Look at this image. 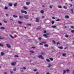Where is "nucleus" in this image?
I'll list each match as a JSON object with an SVG mask.
<instances>
[{"instance_id": "obj_30", "label": "nucleus", "mask_w": 74, "mask_h": 74, "mask_svg": "<svg viewBox=\"0 0 74 74\" xmlns=\"http://www.w3.org/2000/svg\"><path fill=\"white\" fill-rule=\"evenodd\" d=\"M64 8V9H67V7L65 6H64L63 7Z\"/></svg>"}, {"instance_id": "obj_33", "label": "nucleus", "mask_w": 74, "mask_h": 74, "mask_svg": "<svg viewBox=\"0 0 74 74\" xmlns=\"http://www.w3.org/2000/svg\"><path fill=\"white\" fill-rule=\"evenodd\" d=\"M41 54L42 55H44V53L42 52L41 53Z\"/></svg>"}, {"instance_id": "obj_34", "label": "nucleus", "mask_w": 74, "mask_h": 74, "mask_svg": "<svg viewBox=\"0 0 74 74\" xmlns=\"http://www.w3.org/2000/svg\"><path fill=\"white\" fill-rule=\"evenodd\" d=\"M65 37L67 38V37H68L69 36H68V35H65Z\"/></svg>"}, {"instance_id": "obj_50", "label": "nucleus", "mask_w": 74, "mask_h": 74, "mask_svg": "<svg viewBox=\"0 0 74 74\" xmlns=\"http://www.w3.org/2000/svg\"><path fill=\"white\" fill-rule=\"evenodd\" d=\"M51 23H52V24H53V23H54V22H53V21H52Z\"/></svg>"}, {"instance_id": "obj_15", "label": "nucleus", "mask_w": 74, "mask_h": 74, "mask_svg": "<svg viewBox=\"0 0 74 74\" xmlns=\"http://www.w3.org/2000/svg\"><path fill=\"white\" fill-rule=\"evenodd\" d=\"M9 6H10V7H11V6H12V4H11V3H9Z\"/></svg>"}, {"instance_id": "obj_17", "label": "nucleus", "mask_w": 74, "mask_h": 74, "mask_svg": "<svg viewBox=\"0 0 74 74\" xmlns=\"http://www.w3.org/2000/svg\"><path fill=\"white\" fill-rule=\"evenodd\" d=\"M65 18H69V16H65Z\"/></svg>"}, {"instance_id": "obj_29", "label": "nucleus", "mask_w": 74, "mask_h": 74, "mask_svg": "<svg viewBox=\"0 0 74 74\" xmlns=\"http://www.w3.org/2000/svg\"><path fill=\"white\" fill-rule=\"evenodd\" d=\"M13 70L14 71H16V68H15Z\"/></svg>"}, {"instance_id": "obj_60", "label": "nucleus", "mask_w": 74, "mask_h": 74, "mask_svg": "<svg viewBox=\"0 0 74 74\" xmlns=\"http://www.w3.org/2000/svg\"><path fill=\"white\" fill-rule=\"evenodd\" d=\"M1 66H0V69H1Z\"/></svg>"}, {"instance_id": "obj_14", "label": "nucleus", "mask_w": 74, "mask_h": 74, "mask_svg": "<svg viewBox=\"0 0 74 74\" xmlns=\"http://www.w3.org/2000/svg\"><path fill=\"white\" fill-rule=\"evenodd\" d=\"M44 46L45 47H48V45L47 44H45L44 45Z\"/></svg>"}, {"instance_id": "obj_54", "label": "nucleus", "mask_w": 74, "mask_h": 74, "mask_svg": "<svg viewBox=\"0 0 74 74\" xmlns=\"http://www.w3.org/2000/svg\"><path fill=\"white\" fill-rule=\"evenodd\" d=\"M34 71H37V70H36V69H34Z\"/></svg>"}, {"instance_id": "obj_55", "label": "nucleus", "mask_w": 74, "mask_h": 74, "mask_svg": "<svg viewBox=\"0 0 74 74\" xmlns=\"http://www.w3.org/2000/svg\"><path fill=\"white\" fill-rule=\"evenodd\" d=\"M6 16H8V14H6Z\"/></svg>"}, {"instance_id": "obj_41", "label": "nucleus", "mask_w": 74, "mask_h": 74, "mask_svg": "<svg viewBox=\"0 0 74 74\" xmlns=\"http://www.w3.org/2000/svg\"><path fill=\"white\" fill-rule=\"evenodd\" d=\"M53 42L54 44H55V41L54 40H53Z\"/></svg>"}, {"instance_id": "obj_53", "label": "nucleus", "mask_w": 74, "mask_h": 74, "mask_svg": "<svg viewBox=\"0 0 74 74\" xmlns=\"http://www.w3.org/2000/svg\"><path fill=\"white\" fill-rule=\"evenodd\" d=\"M46 31H44V33H46Z\"/></svg>"}, {"instance_id": "obj_1", "label": "nucleus", "mask_w": 74, "mask_h": 74, "mask_svg": "<svg viewBox=\"0 0 74 74\" xmlns=\"http://www.w3.org/2000/svg\"><path fill=\"white\" fill-rule=\"evenodd\" d=\"M43 36L46 38H47V37H49V33H47L46 34H44Z\"/></svg>"}, {"instance_id": "obj_3", "label": "nucleus", "mask_w": 74, "mask_h": 74, "mask_svg": "<svg viewBox=\"0 0 74 74\" xmlns=\"http://www.w3.org/2000/svg\"><path fill=\"white\" fill-rule=\"evenodd\" d=\"M38 58H41L42 59H44V58L42 57V55L39 56H38Z\"/></svg>"}, {"instance_id": "obj_12", "label": "nucleus", "mask_w": 74, "mask_h": 74, "mask_svg": "<svg viewBox=\"0 0 74 74\" xmlns=\"http://www.w3.org/2000/svg\"><path fill=\"white\" fill-rule=\"evenodd\" d=\"M13 16L14 17V18H17L18 16L15 15H13Z\"/></svg>"}, {"instance_id": "obj_43", "label": "nucleus", "mask_w": 74, "mask_h": 74, "mask_svg": "<svg viewBox=\"0 0 74 74\" xmlns=\"http://www.w3.org/2000/svg\"><path fill=\"white\" fill-rule=\"evenodd\" d=\"M22 69H24V70H26V68L25 67H23V68H22Z\"/></svg>"}, {"instance_id": "obj_63", "label": "nucleus", "mask_w": 74, "mask_h": 74, "mask_svg": "<svg viewBox=\"0 0 74 74\" xmlns=\"http://www.w3.org/2000/svg\"><path fill=\"white\" fill-rule=\"evenodd\" d=\"M32 48H34V47H33Z\"/></svg>"}, {"instance_id": "obj_62", "label": "nucleus", "mask_w": 74, "mask_h": 74, "mask_svg": "<svg viewBox=\"0 0 74 74\" xmlns=\"http://www.w3.org/2000/svg\"><path fill=\"white\" fill-rule=\"evenodd\" d=\"M73 74H74V71H73Z\"/></svg>"}, {"instance_id": "obj_36", "label": "nucleus", "mask_w": 74, "mask_h": 74, "mask_svg": "<svg viewBox=\"0 0 74 74\" xmlns=\"http://www.w3.org/2000/svg\"><path fill=\"white\" fill-rule=\"evenodd\" d=\"M58 48H60V49H63V47H59Z\"/></svg>"}, {"instance_id": "obj_47", "label": "nucleus", "mask_w": 74, "mask_h": 74, "mask_svg": "<svg viewBox=\"0 0 74 74\" xmlns=\"http://www.w3.org/2000/svg\"><path fill=\"white\" fill-rule=\"evenodd\" d=\"M52 19H55V18L54 17H52Z\"/></svg>"}, {"instance_id": "obj_45", "label": "nucleus", "mask_w": 74, "mask_h": 74, "mask_svg": "<svg viewBox=\"0 0 74 74\" xmlns=\"http://www.w3.org/2000/svg\"><path fill=\"white\" fill-rule=\"evenodd\" d=\"M14 57H18V56L17 55H15V56H14Z\"/></svg>"}, {"instance_id": "obj_26", "label": "nucleus", "mask_w": 74, "mask_h": 74, "mask_svg": "<svg viewBox=\"0 0 74 74\" xmlns=\"http://www.w3.org/2000/svg\"><path fill=\"white\" fill-rule=\"evenodd\" d=\"M18 23L19 24H21V23H22V22L21 21H18Z\"/></svg>"}, {"instance_id": "obj_10", "label": "nucleus", "mask_w": 74, "mask_h": 74, "mask_svg": "<svg viewBox=\"0 0 74 74\" xmlns=\"http://www.w3.org/2000/svg\"><path fill=\"white\" fill-rule=\"evenodd\" d=\"M24 18H25V19H28V18H29V17H28V16H25Z\"/></svg>"}, {"instance_id": "obj_64", "label": "nucleus", "mask_w": 74, "mask_h": 74, "mask_svg": "<svg viewBox=\"0 0 74 74\" xmlns=\"http://www.w3.org/2000/svg\"><path fill=\"white\" fill-rule=\"evenodd\" d=\"M73 57H74V55H73Z\"/></svg>"}, {"instance_id": "obj_22", "label": "nucleus", "mask_w": 74, "mask_h": 74, "mask_svg": "<svg viewBox=\"0 0 74 74\" xmlns=\"http://www.w3.org/2000/svg\"><path fill=\"white\" fill-rule=\"evenodd\" d=\"M60 45V43H59V42H58L57 44L56 45Z\"/></svg>"}, {"instance_id": "obj_24", "label": "nucleus", "mask_w": 74, "mask_h": 74, "mask_svg": "<svg viewBox=\"0 0 74 74\" xmlns=\"http://www.w3.org/2000/svg\"><path fill=\"white\" fill-rule=\"evenodd\" d=\"M30 52H31V53H34V51H31Z\"/></svg>"}, {"instance_id": "obj_49", "label": "nucleus", "mask_w": 74, "mask_h": 74, "mask_svg": "<svg viewBox=\"0 0 74 74\" xmlns=\"http://www.w3.org/2000/svg\"><path fill=\"white\" fill-rule=\"evenodd\" d=\"M3 21H4V23H7V21H5L3 20Z\"/></svg>"}, {"instance_id": "obj_19", "label": "nucleus", "mask_w": 74, "mask_h": 74, "mask_svg": "<svg viewBox=\"0 0 74 74\" xmlns=\"http://www.w3.org/2000/svg\"><path fill=\"white\" fill-rule=\"evenodd\" d=\"M0 29H3V30L4 29V27H0Z\"/></svg>"}, {"instance_id": "obj_56", "label": "nucleus", "mask_w": 74, "mask_h": 74, "mask_svg": "<svg viewBox=\"0 0 74 74\" xmlns=\"http://www.w3.org/2000/svg\"><path fill=\"white\" fill-rule=\"evenodd\" d=\"M38 39H39V40H41V38H38Z\"/></svg>"}, {"instance_id": "obj_23", "label": "nucleus", "mask_w": 74, "mask_h": 74, "mask_svg": "<svg viewBox=\"0 0 74 74\" xmlns=\"http://www.w3.org/2000/svg\"><path fill=\"white\" fill-rule=\"evenodd\" d=\"M19 18L20 19H21L22 18H23V16H19Z\"/></svg>"}, {"instance_id": "obj_59", "label": "nucleus", "mask_w": 74, "mask_h": 74, "mask_svg": "<svg viewBox=\"0 0 74 74\" xmlns=\"http://www.w3.org/2000/svg\"><path fill=\"white\" fill-rule=\"evenodd\" d=\"M42 7H44V5H42Z\"/></svg>"}, {"instance_id": "obj_6", "label": "nucleus", "mask_w": 74, "mask_h": 74, "mask_svg": "<svg viewBox=\"0 0 74 74\" xmlns=\"http://www.w3.org/2000/svg\"><path fill=\"white\" fill-rule=\"evenodd\" d=\"M6 45L8 48H11V46L10 45H8V44H7Z\"/></svg>"}, {"instance_id": "obj_7", "label": "nucleus", "mask_w": 74, "mask_h": 74, "mask_svg": "<svg viewBox=\"0 0 74 74\" xmlns=\"http://www.w3.org/2000/svg\"><path fill=\"white\" fill-rule=\"evenodd\" d=\"M42 43H40L39 44V45H42V44H46V43H47L46 42H42Z\"/></svg>"}, {"instance_id": "obj_46", "label": "nucleus", "mask_w": 74, "mask_h": 74, "mask_svg": "<svg viewBox=\"0 0 74 74\" xmlns=\"http://www.w3.org/2000/svg\"><path fill=\"white\" fill-rule=\"evenodd\" d=\"M27 25L28 26H31V24H27Z\"/></svg>"}, {"instance_id": "obj_37", "label": "nucleus", "mask_w": 74, "mask_h": 74, "mask_svg": "<svg viewBox=\"0 0 74 74\" xmlns=\"http://www.w3.org/2000/svg\"><path fill=\"white\" fill-rule=\"evenodd\" d=\"M3 45L0 44V47H3Z\"/></svg>"}, {"instance_id": "obj_48", "label": "nucleus", "mask_w": 74, "mask_h": 74, "mask_svg": "<svg viewBox=\"0 0 74 74\" xmlns=\"http://www.w3.org/2000/svg\"><path fill=\"white\" fill-rule=\"evenodd\" d=\"M4 74H7V73L6 72H5L4 73Z\"/></svg>"}, {"instance_id": "obj_39", "label": "nucleus", "mask_w": 74, "mask_h": 74, "mask_svg": "<svg viewBox=\"0 0 74 74\" xmlns=\"http://www.w3.org/2000/svg\"><path fill=\"white\" fill-rule=\"evenodd\" d=\"M49 8H50L51 9V8H52V7L51 6H49Z\"/></svg>"}, {"instance_id": "obj_20", "label": "nucleus", "mask_w": 74, "mask_h": 74, "mask_svg": "<svg viewBox=\"0 0 74 74\" xmlns=\"http://www.w3.org/2000/svg\"><path fill=\"white\" fill-rule=\"evenodd\" d=\"M61 21V19H59L56 20V21Z\"/></svg>"}, {"instance_id": "obj_44", "label": "nucleus", "mask_w": 74, "mask_h": 74, "mask_svg": "<svg viewBox=\"0 0 74 74\" xmlns=\"http://www.w3.org/2000/svg\"><path fill=\"white\" fill-rule=\"evenodd\" d=\"M10 36L12 38H14V37H12L11 35H10Z\"/></svg>"}, {"instance_id": "obj_27", "label": "nucleus", "mask_w": 74, "mask_h": 74, "mask_svg": "<svg viewBox=\"0 0 74 74\" xmlns=\"http://www.w3.org/2000/svg\"><path fill=\"white\" fill-rule=\"evenodd\" d=\"M51 27H53V28H55L56 27V26H52Z\"/></svg>"}, {"instance_id": "obj_32", "label": "nucleus", "mask_w": 74, "mask_h": 74, "mask_svg": "<svg viewBox=\"0 0 74 74\" xmlns=\"http://www.w3.org/2000/svg\"><path fill=\"white\" fill-rule=\"evenodd\" d=\"M40 12L41 13H44V11H43V10H41Z\"/></svg>"}, {"instance_id": "obj_52", "label": "nucleus", "mask_w": 74, "mask_h": 74, "mask_svg": "<svg viewBox=\"0 0 74 74\" xmlns=\"http://www.w3.org/2000/svg\"><path fill=\"white\" fill-rule=\"evenodd\" d=\"M10 73H11V74H12V73H13L12 71H10Z\"/></svg>"}, {"instance_id": "obj_8", "label": "nucleus", "mask_w": 74, "mask_h": 74, "mask_svg": "<svg viewBox=\"0 0 74 74\" xmlns=\"http://www.w3.org/2000/svg\"><path fill=\"white\" fill-rule=\"evenodd\" d=\"M36 22H39V19H38V18H37L36 19Z\"/></svg>"}, {"instance_id": "obj_5", "label": "nucleus", "mask_w": 74, "mask_h": 74, "mask_svg": "<svg viewBox=\"0 0 74 74\" xmlns=\"http://www.w3.org/2000/svg\"><path fill=\"white\" fill-rule=\"evenodd\" d=\"M16 64V62H12L11 63V65L12 66H15Z\"/></svg>"}, {"instance_id": "obj_16", "label": "nucleus", "mask_w": 74, "mask_h": 74, "mask_svg": "<svg viewBox=\"0 0 74 74\" xmlns=\"http://www.w3.org/2000/svg\"><path fill=\"white\" fill-rule=\"evenodd\" d=\"M46 60L47 62H50V60H49L48 59H47Z\"/></svg>"}, {"instance_id": "obj_11", "label": "nucleus", "mask_w": 74, "mask_h": 74, "mask_svg": "<svg viewBox=\"0 0 74 74\" xmlns=\"http://www.w3.org/2000/svg\"><path fill=\"white\" fill-rule=\"evenodd\" d=\"M26 5H29L30 4V2H26Z\"/></svg>"}, {"instance_id": "obj_21", "label": "nucleus", "mask_w": 74, "mask_h": 74, "mask_svg": "<svg viewBox=\"0 0 74 74\" xmlns=\"http://www.w3.org/2000/svg\"><path fill=\"white\" fill-rule=\"evenodd\" d=\"M58 7L59 8H62V6L60 5H58Z\"/></svg>"}, {"instance_id": "obj_28", "label": "nucleus", "mask_w": 74, "mask_h": 74, "mask_svg": "<svg viewBox=\"0 0 74 74\" xmlns=\"http://www.w3.org/2000/svg\"><path fill=\"white\" fill-rule=\"evenodd\" d=\"M51 64H49L48 67H51Z\"/></svg>"}, {"instance_id": "obj_4", "label": "nucleus", "mask_w": 74, "mask_h": 74, "mask_svg": "<svg viewBox=\"0 0 74 74\" xmlns=\"http://www.w3.org/2000/svg\"><path fill=\"white\" fill-rule=\"evenodd\" d=\"M21 12L22 13H25V14H27V12L26 11H24L23 10H21Z\"/></svg>"}, {"instance_id": "obj_9", "label": "nucleus", "mask_w": 74, "mask_h": 74, "mask_svg": "<svg viewBox=\"0 0 74 74\" xmlns=\"http://www.w3.org/2000/svg\"><path fill=\"white\" fill-rule=\"evenodd\" d=\"M23 8H24V9H25V10H27V9H28V8H27V7H26V6L24 7Z\"/></svg>"}, {"instance_id": "obj_61", "label": "nucleus", "mask_w": 74, "mask_h": 74, "mask_svg": "<svg viewBox=\"0 0 74 74\" xmlns=\"http://www.w3.org/2000/svg\"><path fill=\"white\" fill-rule=\"evenodd\" d=\"M71 7H72V5H71Z\"/></svg>"}, {"instance_id": "obj_2", "label": "nucleus", "mask_w": 74, "mask_h": 74, "mask_svg": "<svg viewBox=\"0 0 74 74\" xmlns=\"http://www.w3.org/2000/svg\"><path fill=\"white\" fill-rule=\"evenodd\" d=\"M69 71V70L68 69H67L66 70H64V71L63 74H64L66 72L68 73Z\"/></svg>"}, {"instance_id": "obj_25", "label": "nucleus", "mask_w": 74, "mask_h": 74, "mask_svg": "<svg viewBox=\"0 0 74 74\" xmlns=\"http://www.w3.org/2000/svg\"><path fill=\"white\" fill-rule=\"evenodd\" d=\"M5 10H7L8 9V8L7 6H5Z\"/></svg>"}, {"instance_id": "obj_31", "label": "nucleus", "mask_w": 74, "mask_h": 74, "mask_svg": "<svg viewBox=\"0 0 74 74\" xmlns=\"http://www.w3.org/2000/svg\"><path fill=\"white\" fill-rule=\"evenodd\" d=\"M62 56H66V54L65 53H64L62 54Z\"/></svg>"}, {"instance_id": "obj_38", "label": "nucleus", "mask_w": 74, "mask_h": 74, "mask_svg": "<svg viewBox=\"0 0 74 74\" xmlns=\"http://www.w3.org/2000/svg\"><path fill=\"white\" fill-rule=\"evenodd\" d=\"M17 4L16 3H15L14 4V7H15L16 6Z\"/></svg>"}, {"instance_id": "obj_40", "label": "nucleus", "mask_w": 74, "mask_h": 74, "mask_svg": "<svg viewBox=\"0 0 74 74\" xmlns=\"http://www.w3.org/2000/svg\"><path fill=\"white\" fill-rule=\"evenodd\" d=\"M3 38H2V37L1 36H0V39L1 40L3 39Z\"/></svg>"}, {"instance_id": "obj_58", "label": "nucleus", "mask_w": 74, "mask_h": 74, "mask_svg": "<svg viewBox=\"0 0 74 74\" xmlns=\"http://www.w3.org/2000/svg\"><path fill=\"white\" fill-rule=\"evenodd\" d=\"M44 17H45L44 16H42V17L43 18H44Z\"/></svg>"}, {"instance_id": "obj_42", "label": "nucleus", "mask_w": 74, "mask_h": 74, "mask_svg": "<svg viewBox=\"0 0 74 74\" xmlns=\"http://www.w3.org/2000/svg\"><path fill=\"white\" fill-rule=\"evenodd\" d=\"M71 28H72L73 29H74V26H72L71 27Z\"/></svg>"}, {"instance_id": "obj_57", "label": "nucleus", "mask_w": 74, "mask_h": 74, "mask_svg": "<svg viewBox=\"0 0 74 74\" xmlns=\"http://www.w3.org/2000/svg\"><path fill=\"white\" fill-rule=\"evenodd\" d=\"M2 24L1 23H0V26H1V25Z\"/></svg>"}, {"instance_id": "obj_13", "label": "nucleus", "mask_w": 74, "mask_h": 74, "mask_svg": "<svg viewBox=\"0 0 74 74\" xmlns=\"http://www.w3.org/2000/svg\"><path fill=\"white\" fill-rule=\"evenodd\" d=\"M71 11L72 12H71V14H74V12H73V9H71Z\"/></svg>"}, {"instance_id": "obj_35", "label": "nucleus", "mask_w": 74, "mask_h": 74, "mask_svg": "<svg viewBox=\"0 0 74 74\" xmlns=\"http://www.w3.org/2000/svg\"><path fill=\"white\" fill-rule=\"evenodd\" d=\"M71 33H74V30H72L71 31Z\"/></svg>"}, {"instance_id": "obj_51", "label": "nucleus", "mask_w": 74, "mask_h": 74, "mask_svg": "<svg viewBox=\"0 0 74 74\" xmlns=\"http://www.w3.org/2000/svg\"><path fill=\"white\" fill-rule=\"evenodd\" d=\"M50 59L51 60V61L53 60V59H52V58H50Z\"/></svg>"}, {"instance_id": "obj_18", "label": "nucleus", "mask_w": 74, "mask_h": 74, "mask_svg": "<svg viewBox=\"0 0 74 74\" xmlns=\"http://www.w3.org/2000/svg\"><path fill=\"white\" fill-rule=\"evenodd\" d=\"M1 56H3V55H4V53L2 52H1Z\"/></svg>"}]
</instances>
